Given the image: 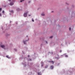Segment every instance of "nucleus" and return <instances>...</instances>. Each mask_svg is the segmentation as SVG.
I'll list each match as a JSON object with an SVG mask.
<instances>
[{"label": "nucleus", "instance_id": "obj_21", "mask_svg": "<svg viewBox=\"0 0 75 75\" xmlns=\"http://www.w3.org/2000/svg\"><path fill=\"white\" fill-rule=\"evenodd\" d=\"M32 21H33V22H34V21L33 20V19H32Z\"/></svg>", "mask_w": 75, "mask_h": 75}, {"label": "nucleus", "instance_id": "obj_17", "mask_svg": "<svg viewBox=\"0 0 75 75\" xmlns=\"http://www.w3.org/2000/svg\"><path fill=\"white\" fill-rule=\"evenodd\" d=\"M71 30V28H69V30Z\"/></svg>", "mask_w": 75, "mask_h": 75}, {"label": "nucleus", "instance_id": "obj_11", "mask_svg": "<svg viewBox=\"0 0 75 75\" xmlns=\"http://www.w3.org/2000/svg\"><path fill=\"white\" fill-rule=\"evenodd\" d=\"M38 75H41V73H40L38 72Z\"/></svg>", "mask_w": 75, "mask_h": 75}, {"label": "nucleus", "instance_id": "obj_8", "mask_svg": "<svg viewBox=\"0 0 75 75\" xmlns=\"http://www.w3.org/2000/svg\"><path fill=\"white\" fill-rule=\"evenodd\" d=\"M45 68H48V65H46V66L45 67Z\"/></svg>", "mask_w": 75, "mask_h": 75}, {"label": "nucleus", "instance_id": "obj_2", "mask_svg": "<svg viewBox=\"0 0 75 75\" xmlns=\"http://www.w3.org/2000/svg\"><path fill=\"white\" fill-rule=\"evenodd\" d=\"M24 17H25L27 16V12H26V13H25L24 15Z\"/></svg>", "mask_w": 75, "mask_h": 75}, {"label": "nucleus", "instance_id": "obj_28", "mask_svg": "<svg viewBox=\"0 0 75 75\" xmlns=\"http://www.w3.org/2000/svg\"><path fill=\"white\" fill-rule=\"evenodd\" d=\"M28 35H27L26 36V37H28Z\"/></svg>", "mask_w": 75, "mask_h": 75}, {"label": "nucleus", "instance_id": "obj_7", "mask_svg": "<svg viewBox=\"0 0 75 75\" xmlns=\"http://www.w3.org/2000/svg\"><path fill=\"white\" fill-rule=\"evenodd\" d=\"M6 57L7 58H9V59L10 58V57H8V56H7V55L6 56Z\"/></svg>", "mask_w": 75, "mask_h": 75}, {"label": "nucleus", "instance_id": "obj_9", "mask_svg": "<svg viewBox=\"0 0 75 75\" xmlns=\"http://www.w3.org/2000/svg\"><path fill=\"white\" fill-rule=\"evenodd\" d=\"M26 42V41H23V43L24 44H25V42Z\"/></svg>", "mask_w": 75, "mask_h": 75}, {"label": "nucleus", "instance_id": "obj_19", "mask_svg": "<svg viewBox=\"0 0 75 75\" xmlns=\"http://www.w3.org/2000/svg\"><path fill=\"white\" fill-rule=\"evenodd\" d=\"M56 58H57V59H59V57H57Z\"/></svg>", "mask_w": 75, "mask_h": 75}, {"label": "nucleus", "instance_id": "obj_4", "mask_svg": "<svg viewBox=\"0 0 75 75\" xmlns=\"http://www.w3.org/2000/svg\"><path fill=\"white\" fill-rule=\"evenodd\" d=\"M10 4L11 6H13L14 4V3L13 2H11Z\"/></svg>", "mask_w": 75, "mask_h": 75}, {"label": "nucleus", "instance_id": "obj_20", "mask_svg": "<svg viewBox=\"0 0 75 75\" xmlns=\"http://www.w3.org/2000/svg\"><path fill=\"white\" fill-rule=\"evenodd\" d=\"M1 8H0V11H1Z\"/></svg>", "mask_w": 75, "mask_h": 75}, {"label": "nucleus", "instance_id": "obj_14", "mask_svg": "<svg viewBox=\"0 0 75 75\" xmlns=\"http://www.w3.org/2000/svg\"><path fill=\"white\" fill-rule=\"evenodd\" d=\"M52 37H53V36H51L50 37V38H52Z\"/></svg>", "mask_w": 75, "mask_h": 75}, {"label": "nucleus", "instance_id": "obj_10", "mask_svg": "<svg viewBox=\"0 0 75 75\" xmlns=\"http://www.w3.org/2000/svg\"><path fill=\"white\" fill-rule=\"evenodd\" d=\"M42 15L43 16H45V14L44 13H42Z\"/></svg>", "mask_w": 75, "mask_h": 75}, {"label": "nucleus", "instance_id": "obj_29", "mask_svg": "<svg viewBox=\"0 0 75 75\" xmlns=\"http://www.w3.org/2000/svg\"><path fill=\"white\" fill-rule=\"evenodd\" d=\"M28 57H30V56H29V55H28Z\"/></svg>", "mask_w": 75, "mask_h": 75}, {"label": "nucleus", "instance_id": "obj_33", "mask_svg": "<svg viewBox=\"0 0 75 75\" xmlns=\"http://www.w3.org/2000/svg\"><path fill=\"white\" fill-rule=\"evenodd\" d=\"M52 13H53V11H52Z\"/></svg>", "mask_w": 75, "mask_h": 75}, {"label": "nucleus", "instance_id": "obj_25", "mask_svg": "<svg viewBox=\"0 0 75 75\" xmlns=\"http://www.w3.org/2000/svg\"><path fill=\"white\" fill-rule=\"evenodd\" d=\"M17 10H19V8H18L17 9Z\"/></svg>", "mask_w": 75, "mask_h": 75}, {"label": "nucleus", "instance_id": "obj_18", "mask_svg": "<svg viewBox=\"0 0 75 75\" xmlns=\"http://www.w3.org/2000/svg\"><path fill=\"white\" fill-rule=\"evenodd\" d=\"M65 57H68V55H66Z\"/></svg>", "mask_w": 75, "mask_h": 75}, {"label": "nucleus", "instance_id": "obj_34", "mask_svg": "<svg viewBox=\"0 0 75 75\" xmlns=\"http://www.w3.org/2000/svg\"><path fill=\"white\" fill-rule=\"evenodd\" d=\"M26 41H27V40H26Z\"/></svg>", "mask_w": 75, "mask_h": 75}, {"label": "nucleus", "instance_id": "obj_12", "mask_svg": "<svg viewBox=\"0 0 75 75\" xmlns=\"http://www.w3.org/2000/svg\"><path fill=\"white\" fill-rule=\"evenodd\" d=\"M10 12H11V13H13L14 12L13 11H10Z\"/></svg>", "mask_w": 75, "mask_h": 75}, {"label": "nucleus", "instance_id": "obj_3", "mask_svg": "<svg viewBox=\"0 0 75 75\" xmlns=\"http://www.w3.org/2000/svg\"><path fill=\"white\" fill-rule=\"evenodd\" d=\"M50 69H52L54 68V66H53V65L51 66L50 67Z\"/></svg>", "mask_w": 75, "mask_h": 75}, {"label": "nucleus", "instance_id": "obj_22", "mask_svg": "<svg viewBox=\"0 0 75 75\" xmlns=\"http://www.w3.org/2000/svg\"><path fill=\"white\" fill-rule=\"evenodd\" d=\"M60 52H62V50H60Z\"/></svg>", "mask_w": 75, "mask_h": 75}, {"label": "nucleus", "instance_id": "obj_16", "mask_svg": "<svg viewBox=\"0 0 75 75\" xmlns=\"http://www.w3.org/2000/svg\"><path fill=\"white\" fill-rule=\"evenodd\" d=\"M2 13H4V11H2Z\"/></svg>", "mask_w": 75, "mask_h": 75}, {"label": "nucleus", "instance_id": "obj_24", "mask_svg": "<svg viewBox=\"0 0 75 75\" xmlns=\"http://www.w3.org/2000/svg\"><path fill=\"white\" fill-rule=\"evenodd\" d=\"M46 44H47L48 43V42H47V41H46Z\"/></svg>", "mask_w": 75, "mask_h": 75}, {"label": "nucleus", "instance_id": "obj_27", "mask_svg": "<svg viewBox=\"0 0 75 75\" xmlns=\"http://www.w3.org/2000/svg\"><path fill=\"white\" fill-rule=\"evenodd\" d=\"M30 3V1H29V3Z\"/></svg>", "mask_w": 75, "mask_h": 75}, {"label": "nucleus", "instance_id": "obj_26", "mask_svg": "<svg viewBox=\"0 0 75 75\" xmlns=\"http://www.w3.org/2000/svg\"><path fill=\"white\" fill-rule=\"evenodd\" d=\"M9 1H11V0H8Z\"/></svg>", "mask_w": 75, "mask_h": 75}, {"label": "nucleus", "instance_id": "obj_32", "mask_svg": "<svg viewBox=\"0 0 75 75\" xmlns=\"http://www.w3.org/2000/svg\"><path fill=\"white\" fill-rule=\"evenodd\" d=\"M30 61H31V59H30Z\"/></svg>", "mask_w": 75, "mask_h": 75}, {"label": "nucleus", "instance_id": "obj_30", "mask_svg": "<svg viewBox=\"0 0 75 75\" xmlns=\"http://www.w3.org/2000/svg\"><path fill=\"white\" fill-rule=\"evenodd\" d=\"M31 15H29V16H30Z\"/></svg>", "mask_w": 75, "mask_h": 75}, {"label": "nucleus", "instance_id": "obj_5", "mask_svg": "<svg viewBox=\"0 0 75 75\" xmlns=\"http://www.w3.org/2000/svg\"><path fill=\"white\" fill-rule=\"evenodd\" d=\"M49 62H51L52 64H54V62L53 61H50Z\"/></svg>", "mask_w": 75, "mask_h": 75}, {"label": "nucleus", "instance_id": "obj_23", "mask_svg": "<svg viewBox=\"0 0 75 75\" xmlns=\"http://www.w3.org/2000/svg\"><path fill=\"white\" fill-rule=\"evenodd\" d=\"M0 16H1V14L0 13Z\"/></svg>", "mask_w": 75, "mask_h": 75}, {"label": "nucleus", "instance_id": "obj_1", "mask_svg": "<svg viewBox=\"0 0 75 75\" xmlns=\"http://www.w3.org/2000/svg\"><path fill=\"white\" fill-rule=\"evenodd\" d=\"M1 48H4V50H5V46L4 45H1Z\"/></svg>", "mask_w": 75, "mask_h": 75}, {"label": "nucleus", "instance_id": "obj_6", "mask_svg": "<svg viewBox=\"0 0 75 75\" xmlns=\"http://www.w3.org/2000/svg\"><path fill=\"white\" fill-rule=\"evenodd\" d=\"M43 66H44V63L42 62V63L41 64V66L42 67Z\"/></svg>", "mask_w": 75, "mask_h": 75}, {"label": "nucleus", "instance_id": "obj_13", "mask_svg": "<svg viewBox=\"0 0 75 75\" xmlns=\"http://www.w3.org/2000/svg\"><path fill=\"white\" fill-rule=\"evenodd\" d=\"M24 1V0H21L20 1L21 2H22V1Z\"/></svg>", "mask_w": 75, "mask_h": 75}, {"label": "nucleus", "instance_id": "obj_31", "mask_svg": "<svg viewBox=\"0 0 75 75\" xmlns=\"http://www.w3.org/2000/svg\"><path fill=\"white\" fill-rule=\"evenodd\" d=\"M52 54H53V53H52Z\"/></svg>", "mask_w": 75, "mask_h": 75}, {"label": "nucleus", "instance_id": "obj_15", "mask_svg": "<svg viewBox=\"0 0 75 75\" xmlns=\"http://www.w3.org/2000/svg\"><path fill=\"white\" fill-rule=\"evenodd\" d=\"M14 50H15V51H17V49H14Z\"/></svg>", "mask_w": 75, "mask_h": 75}]
</instances>
